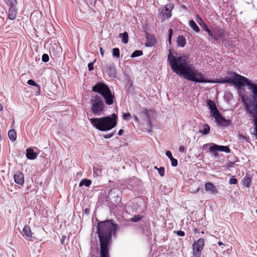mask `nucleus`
<instances>
[{"label":"nucleus","instance_id":"obj_1","mask_svg":"<svg viewBox=\"0 0 257 257\" xmlns=\"http://www.w3.org/2000/svg\"><path fill=\"white\" fill-rule=\"evenodd\" d=\"M168 59L171 68L176 74L183 76L184 78L198 83H215L208 80L204 75L198 71L191 64L186 56L176 57L170 52L168 55ZM230 78H222L216 82L220 83L232 84L239 88L247 86L252 93V99L248 95L242 97V102L246 112L253 118L255 125V135L257 138V83H253L245 77L235 72L230 71L229 73Z\"/></svg>","mask_w":257,"mask_h":257},{"label":"nucleus","instance_id":"obj_2","mask_svg":"<svg viewBox=\"0 0 257 257\" xmlns=\"http://www.w3.org/2000/svg\"><path fill=\"white\" fill-rule=\"evenodd\" d=\"M117 224L113 220H107L98 223L97 233L100 242V257H109L108 246L112 234L116 233Z\"/></svg>","mask_w":257,"mask_h":257},{"label":"nucleus","instance_id":"obj_3","mask_svg":"<svg viewBox=\"0 0 257 257\" xmlns=\"http://www.w3.org/2000/svg\"><path fill=\"white\" fill-rule=\"evenodd\" d=\"M117 116L115 113L110 116L89 119L91 124L99 131L104 132L114 128L117 124Z\"/></svg>","mask_w":257,"mask_h":257},{"label":"nucleus","instance_id":"obj_4","mask_svg":"<svg viewBox=\"0 0 257 257\" xmlns=\"http://www.w3.org/2000/svg\"><path fill=\"white\" fill-rule=\"evenodd\" d=\"M92 90L93 92L100 94L108 105H112L115 100L114 93H112L109 87L104 83H96L92 87Z\"/></svg>","mask_w":257,"mask_h":257},{"label":"nucleus","instance_id":"obj_5","mask_svg":"<svg viewBox=\"0 0 257 257\" xmlns=\"http://www.w3.org/2000/svg\"><path fill=\"white\" fill-rule=\"evenodd\" d=\"M90 103L91 105V110L93 114L99 115L104 111L105 105L102 98L98 95L92 96Z\"/></svg>","mask_w":257,"mask_h":257},{"label":"nucleus","instance_id":"obj_6","mask_svg":"<svg viewBox=\"0 0 257 257\" xmlns=\"http://www.w3.org/2000/svg\"><path fill=\"white\" fill-rule=\"evenodd\" d=\"M204 245L205 240L202 238L198 239L194 242L192 245V253L194 257H201Z\"/></svg>","mask_w":257,"mask_h":257},{"label":"nucleus","instance_id":"obj_7","mask_svg":"<svg viewBox=\"0 0 257 257\" xmlns=\"http://www.w3.org/2000/svg\"><path fill=\"white\" fill-rule=\"evenodd\" d=\"M7 4L9 6L8 18L11 20L16 19L18 11L16 8L17 0H7Z\"/></svg>","mask_w":257,"mask_h":257},{"label":"nucleus","instance_id":"obj_8","mask_svg":"<svg viewBox=\"0 0 257 257\" xmlns=\"http://www.w3.org/2000/svg\"><path fill=\"white\" fill-rule=\"evenodd\" d=\"M216 123L222 126H227L230 124V120L224 118L219 111L212 116Z\"/></svg>","mask_w":257,"mask_h":257},{"label":"nucleus","instance_id":"obj_9","mask_svg":"<svg viewBox=\"0 0 257 257\" xmlns=\"http://www.w3.org/2000/svg\"><path fill=\"white\" fill-rule=\"evenodd\" d=\"M174 5L172 3L166 5L164 9H162L160 15L163 17V19H168L171 17V11L173 9Z\"/></svg>","mask_w":257,"mask_h":257},{"label":"nucleus","instance_id":"obj_10","mask_svg":"<svg viewBox=\"0 0 257 257\" xmlns=\"http://www.w3.org/2000/svg\"><path fill=\"white\" fill-rule=\"evenodd\" d=\"M14 181L16 184L20 187H23L24 184V176L21 171H17L14 175Z\"/></svg>","mask_w":257,"mask_h":257},{"label":"nucleus","instance_id":"obj_11","mask_svg":"<svg viewBox=\"0 0 257 257\" xmlns=\"http://www.w3.org/2000/svg\"><path fill=\"white\" fill-rule=\"evenodd\" d=\"M209 150L210 152L218 151L224 152L226 153H229L230 152V150L227 146H220L216 144H213L212 146H211L209 148Z\"/></svg>","mask_w":257,"mask_h":257},{"label":"nucleus","instance_id":"obj_12","mask_svg":"<svg viewBox=\"0 0 257 257\" xmlns=\"http://www.w3.org/2000/svg\"><path fill=\"white\" fill-rule=\"evenodd\" d=\"M224 33L222 29H217L213 31V39L215 40L217 42L220 41L223 43L225 39L223 38Z\"/></svg>","mask_w":257,"mask_h":257},{"label":"nucleus","instance_id":"obj_13","mask_svg":"<svg viewBox=\"0 0 257 257\" xmlns=\"http://www.w3.org/2000/svg\"><path fill=\"white\" fill-rule=\"evenodd\" d=\"M207 106L210 109V113L212 116L219 112V110L217 108L215 103L214 101L211 99H209L207 101Z\"/></svg>","mask_w":257,"mask_h":257},{"label":"nucleus","instance_id":"obj_14","mask_svg":"<svg viewBox=\"0 0 257 257\" xmlns=\"http://www.w3.org/2000/svg\"><path fill=\"white\" fill-rule=\"evenodd\" d=\"M154 112V111L147 109H144L142 112V114L146 117V121L148 122V126L150 128L152 127L151 113H153Z\"/></svg>","mask_w":257,"mask_h":257},{"label":"nucleus","instance_id":"obj_15","mask_svg":"<svg viewBox=\"0 0 257 257\" xmlns=\"http://www.w3.org/2000/svg\"><path fill=\"white\" fill-rule=\"evenodd\" d=\"M205 189L207 191L211 194H215L218 193V190L216 186L211 182H207L205 184Z\"/></svg>","mask_w":257,"mask_h":257},{"label":"nucleus","instance_id":"obj_16","mask_svg":"<svg viewBox=\"0 0 257 257\" xmlns=\"http://www.w3.org/2000/svg\"><path fill=\"white\" fill-rule=\"evenodd\" d=\"M145 35L146 38L147 39L146 46H153L156 43V40L154 37L152 35H150L149 33H146Z\"/></svg>","mask_w":257,"mask_h":257},{"label":"nucleus","instance_id":"obj_17","mask_svg":"<svg viewBox=\"0 0 257 257\" xmlns=\"http://www.w3.org/2000/svg\"><path fill=\"white\" fill-rule=\"evenodd\" d=\"M23 235L26 239L32 237V232L29 226L25 225L24 226L23 229Z\"/></svg>","mask_w":257,"mask_h":257},{"label":"nucleus","instance_id":"obj_18","mask_svg":"<svg viewBox=\"0 0 257 257\" xmlns=\"http://www.w3.org/2000/svg\"><path fill=\"white\" fill-rule=\"evenodd\" d=\"M26 157L29 160H34L37 158V154L34 152L33 149L28 148L26 150Z\"/></svg>","mask_w":257,"mask_h":257},{"label":"nucleus","instance_id":"obj_19","mask_svg":"<svg viewBox=\"0 0 257 257\" xmlns=\"http://www.w3.org/2000/svg\"><path fill=\"white\" fill-rule=\"evenodd\" d=\"M166 155L171 161V165L173 167H176L178 165V161L173 157L171 152L170 151H167L166 152Z\"/></svg>","mask_w":257,"mask_h":257},{"label":"nucleus","instance_id":"obj_20","mask_svg":"<svg viewBox=\"0 0 257 257\" xmlns=\"http://www.w3.org/2000/svg\"><path fill=\"white\" fill-rule=\"evenodd\" d=\"M177 45L179 47H184L186 44V38L182 35H179L177 40Z\"/></svg>","mask_w":257,"mask_h":257},{"label":"nucleus","instance_id":"obj_21","mask_svg":"<svg viewBox=\"0 0 257 257\" xmlns=\"http://www.w3.org/2000/svg\"><path fill=\"white\" fill-rule=\"evenodd\" d=\"M102 170V168L100 166L96 165V166L93 167V171L94 176L95 177L100 176Z\"/></svg>","mask_w":257,"mask_h":257},{"label":"nucleus","instance_id":"obj_22","mask_svg":"<svg viewBox=\"0 0 257 257\" xmlns=\"http://www.w3.org/2000/svg\"><path fill=\"white\" fill-rule=\"evenodd\" d=\"M118 37L121 39V42L124 44L128 43V36L127 32L119 34Z\"/></svg>","mask_w":257,"mask_h":257},{"label":"nucleus","instance_id":"obj_23","mask_svg":"<svg viewBox=\"0 0 257 257\" xmlns=\"http://www.w3.org/2000/svg\"><path fill=\"white\" fill-rule=\"evenodd\" d=\"M8 136L9 139L12 141H14L16 140L17 138V134L16 132L14 129L10 130L8 132Z\"/></svg>","mask_w":257,"mask_h":257},{"label":"nucleus","instance_id":"obj_24","mask_svg":"<svg viewBox=\"0 0 257 257\" xmlns=\"http://www.w3.org/2000/svg\"><path fill=\"white\" fill-rule=\"evenodd\" d=\"M202 127L203 130H200L199 133L202 134L204 135L208 134L210 132V127L209 125L206 123H204L202 125Z\"/></svg>","mask_w":257,"mask_h":257},{"label":"nucleus","instance_id":"obj_25","mask_svg":"<svg viewBox=\"0 0 257 257\" xmlns=\"http://www.w3.org/2000/svg\"><path fill=\"white\" fill-rule=\"evenodd\" d=\"M189 26L192 28L196 33H198L200 31V29L198 26L196 25L195 22L193 20H190L189 21Z\"/></svg>","mask_w":257,"mask_h":257},{"label":"nucleus","instance_id":"obj_26","mask_svg":"<svg viewBox=\"0 0 257 257\" xmlns=\"http://www.w3.org/2000/svg\"><path fill=\"white\" fill-rule=\"evenodd\" d=\"M91 184V181L90 180L87 179H83L80 181V182L79 183V186H82L84 185L86 187H89Z\"/></svg>","mask_w":257,"mask_h":257},{"label":"nucleus","instance_id":"obj_27","mask_svg":"<svg viewBox=\"0 0 257 257\" xmlns=\"http://www.w3.org/2000/svg\"><path fill=\"white\" fill-rule=\"evenodd\" d=\"M143 51L141 50H136L131 55V57L134 58L143 55Z\"/></svg>","mask_w":257,"mask_h":257},{"label":"nucleus","instance_id":"obj_28","mask_svg":"<svg viewBox=\"0 0 257 257\" xmlns=\"http://www.w3.org/2000/svg\"><path fill=\"white\" fill-rule=\"evenodd\" d=\"M112 55L114 57L119 58L120 56L119 50L117 48H114L112 49Z\"/></svg>","mask_w":257,"mask_h":257},{"label":"nucleus","instance_id":"obj_29","mask_svg":"<svg viewBox=\"0 0 257 257\" xmlns=\"http://www.w3.org/2000/svg\"><path fill=\"white\" fill-rule=\"evenodd\" d=\"M250 178L247 177L244 180L243 184L245 186L248 187L250 186Z\"/></svg>","mask_w":257,"mask_h":257},{"label":"nucleus","instance_id":"obj_30","mask_svg":"<svg viewBox=\"0 0 257 257\" xmlns=\"http://www.w3.org/2000/svg\"><path fill=\"white\" fill-rule=\"evenodd\" d=\"M142 217L140 215H135L131 219V220L133 222H136L140 221L142 219Z\"/></svg>","mask_w":257,"mask_h":257},{"label":"nucleus","instance_id":"obj_31","mask_svg":"<svg viewBox=\"0 0 257 257\" xmlns=\"http://www.w3.org/2000/svg\"><path fill=\"white\" fill-rule=\"evenodd\" d=\"M197 17L198 18V19H200V21L201 22H202L203 23V26H202V29L206 31V29L207 30H209V29L207 27V26H206V25L205 24V23L204 22V21H203V20L199 17V16L198 15H197Z\"/></svg>","mask_w":257,"mask_h":257},{"label":"nucleus","instance_id":"obj_32","mask_svg":"<svg viewBox=\"0 0 257 257\" xmlns=\"http://www.w3.org/2000/svg\"><path fill=\"white\" fill-rule=\"evenodd\" d=\"M158 173L161 177H163L165 175V168L163 167H161L158 169Z\"/></svg>","mask_w":257,"mask_h":257},{"label":"nucleus","instance_id":"obj_33","mask_svg":"<svg viewBox=\"0 0 257 257\" xmlns=\"http://www.w3.org/2000/svg\"><path fill=\"white\" fill-rule=\"evenodd\" d=\"M173 31L172 29H170L169 30L168 42L170 45L171 44V38L173 35Z\"/></svg>","mask_w":257,"mask_h":257},{"label":"nucleus","instance_id":"obj_34","mask_svg":"<svg viewBox=\"0 0 257 257\" xmlns=\"http://www.w3.org/2000/svg\"><path fill=\"white\" fill-rule=\"evenodd\" d=\"M49 60V57L48 54H44L42 57V60L44 62H47Z\"/></svg>","mask_w":257,"mask_h":257},{"label":"nucleus","instance_id":"obj_35","mask_svg":"<svg viewBox=\"0 0 257 257\" xmlns=\"http://www.w3.org/2000/svg\"><path fill=\"white\" fill-rule=\"evenodd\" d=\"M27 83L32 86H38V84H37L33 80L30 79L27 81Z\"/></svg>","mask_w":257,"mask_h":257},{"label":"nucleus","instance_id":"obj_36","mask_svg":"<svg viewBox=\"0 0 257 257\" xmlns=\"http://www.w3.org/2000/svg\"><path fill=\"white\" fill-rule=\"evenodd\" d=\"M229 182L230 184H236L237 182V180L234 176H233L229 179Z\"/></svg>","mask_w":257,"mask_h":257},{"label":"nucleus","instance_id":"obj_37","mask_svg":"<svg viewBox=\"0 0 257 257\" xmlns=\"http://www.w3.org/2000/svg\"><path fill=\"white\" fill-rule=\"evenodd\" d=\"M114 134H115V132H113V133H112L107 134H106V135L103 136V138L104 139H109V138H111V137H112L113 136Z\"/></svg>","mask_w":257,"mask_h":257},{"label":"nucleus","instance_id":"obj_38","mask_svg":"<svg viewBox=\"0 0 257 257\" xmlns=\"http://www.w3.org/2000/svg\"><path fill=\"white\" fill-rule=\"evenodd\" d=\"M174 232L180 236H184L185 235V232L183 231H174Z\"/></svg>","mask_w":257,"mask_h":257},{"label":"nucleus","instance_id":"obj_39","mask_svg":"<svg viewBox=\"0 0 257 257\" xmlns=\"http://www.w3.org/2000/svg\"><path fill=\"white\" fill-rule=\"evenodd\" d=\"M131 116L130 113H124L122 115L123 119L124 120H127L128 118Z\"/></svg>","mask_w":257,"mask_h":257},{"label":"nucleus","instance_id":"obj_40","mask_svg":"<svg viewBox=\"0 0 257 257\" xmlns=\"http://www.w3.org/2000/svg\"><path fill=\"white\" fill-rule=\"evenodd\" d=\"M93 64H94L93 62H90L88 64V70L89 71H91V70H93V69H94Z\"/></svg>","mask_w":257,"mask_h":257},{"label":"nucleus","instance_id":"obj_41","mask_svg":"<svg viewBox=\"0 0 257 257\" xmlns=\"http://www.w3.org/2000/svg\"><path fill=\"white\" fill-rule=\"evenodd\" d=\"M185 148L184 146H181L179 147V152L180 153H183V152H185Z\"/></svg>","mask_w":257,"mask_h":257},{"label":"nucleus","instance_id":"obj_42","mask_svg":"<svg viewBox=\"0 0 257 257\" xmlns=\"http://www.w3.org/2000/svg\"><path fill=\"white\" fill-rule=\"evenodd\" d=\"M206 32H207L209 36L211 37L212 39H213V34L212 33L211 31L210 30H206Z\"/></svg>","mask_w":257,"mask_h":257},{"label":"nucleus","instance_id":"obj_43","mask_svg":"<svg viewBox=\"0 0 257 257\" xmlns=\"http://www.w3.org/2000/svg\"><path fill=\"white\" fill-rule=\"evenodd\" d=\"M99 50H100V54H101V56L104 57V51L102 49V48L101 47L99 48Z\"/></svg>","mask_w":257,"mask_h":257},{"label":"nucleus","instance_id":"obj_44","mask_svg":"<svg viewBox=\"0 0 257 257\" xmlns=\"http://www.w3.org/2000/svg\"><path fill=\"white\" fill-rule=\"evenodd\" d=\"M238 138L239 139H242L246 140V137H245V136H243L242 135H240V134L238 135Z\"/></svg>","mask_w":257,"mask_h":257},{"label":"nucleus","instance_id":"obj_45","mask_svg":"<svg viewBox=\"0 0 257 257\" xmlns=\"http://www.w3.org/2000/svg\"><path fill=\"white\" fill-rule=\"evenodd\" d=\"M123 133V131L122 129L119 130V131L118 132V135L119 136H121Z\"/></svg>","mask_w":257,"mask_h":257},{"label":"nucleus","instance_id":"obj_46","mask_svg":"<svg viewBox=\"0 0 257 257\" xmlns=\"http://www.w3.org/2000/svg\"><path fill=\"white\" fill-rule=\"evenodd\" d=\"M134 119L136 121L139 122V119L138 118V117L137 116H134Z\"/></svg>","mask_w":257,"mask_h":257},{"label":"nucleus","instance_id":"obj_47","mask_svg":"<svg viewBox=\"0 0 257 257\" xmlns=\"http://www.w3.org/2000/svg\"><path fill=\"white\" fill-rule=\"evenodd\" d=\"M218 244L219 245H220V246H221V245H224V244H223L221 241H219V242H218Z\"/></svg>","mask_w":257,"mask_h":257},{"label":"nucleus","instance_id":"obj_48","mask_svg":"<svg viewBox=\"0 0 257 257\" xmlns=\"http://www.w3.org/2000/svg\"><path fill=\"white\" fill-rule=\"evenodd\" d=\"M3 110V106L1 103H0V111H2Z\"/></svg>","mask_w":257,"mask_h":257},{"label":"nucleus","instance_id":"obj_49","mask_svg":"<svg viewBox=\"0 0 257 257\" xmlns=\"http://www.w3.org/2000/svg\"><path fill=\"white\" fill-rule=\"evenodd\" d=\"M199 19V24L202 27L203 26V23H202V22H201L200 21V19Z\"/></svg>","mask_w":257,"mask_h":257},{"label":"nucleus","instance_id":"obj_50","mask_svg":"<svg viewBox=\"0 0 257 257\" xmlns=\"http://www.w3.org/2000/svg\"><path fill=\"white\" fill-rule=\"evenodd\" d=\"M85 212H88V209H85L84 210Z\"/></svg>","mask_w":257,"mask_h":257},{"label":"nucleus","instance_id":"obj_51","mask_svg":"<svg viewBox=\"0 0 257 257\" xmlns=\"http://www.w3.org/2000/svg\"><path fill=\"white\" fill-rule=\"evenodd\" d=\"M154 168L158 171L159 168L157 166H155Z\"/></svg>","mask_w":257,"mask_h":257},{"label":"nucleus","instance_id":"obj_52","mask_svg":"<svg viewBox=\"0 0 257 257\" xmlns=\"http://www.w3.org/2000/svg\"><path fill=\"white\" fill-rule=\"evenodd\" d=\"M199 190V188H197L196 191H194V192L198 191Z\"/></svg>","mask_w":257,"mask_h":257},{"label":"nucleus","instance_id":"obj_53","mask_svg":"<svg viewBox=\"0 0 257 257\" xmlns=\"http://www.w3.org/2000/svg\"><path fill=\"white\" fill-rule=\"evenodd\" d=\"M50 51H51V52H52V53H54V50H51Z\"/></svg>","mask_w":257,"mask_h":257},{"label":"nucleus","instance_id":"obj_54","mask_svg":"<svg viewBox=\"0 0 257 257\" xmlns=\"http://www.w3.org/2000/svg\"><path fill=\"white\" fill-rule=\"evenodd\" d=\"M195 232H197V229H195Z\"/></svg>","mask_w":257,"mask_h":257},{"label":"nucleus","instance_id":"obj_55","mask_svg":"<svg viewBox=\"0 0 257 257\" xmlns=\"http://www.w3.org/2000/svg\"><path fill=\"white\" fill-rule=\"evenodd\" d=\"M256 213H257V209L256 210Z\"/></svg>","mask_w":257,"mask_h":257}]
</instances>
